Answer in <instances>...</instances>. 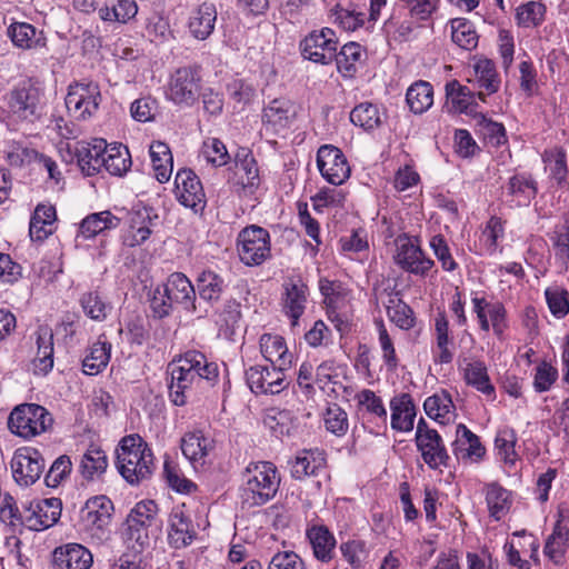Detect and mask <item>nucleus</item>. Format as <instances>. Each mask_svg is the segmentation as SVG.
Segmentation results:
<instances>
[{"mask_svg": "<svg viewBox=\"0 0 569 569\" xmlns=\"http://www.w3.org/2000/svg\"><path fill=\"white\" fill-rule=\"evenodd\" d=\"M116 452L117 468L130 485H138L152 475L153 455L148 443L139 435L123 437Z\"/></svg>", "mask_w": 569, "mask_h": 569, "instance_id": "1", "label": "nucleus"}, {"mask_svg": "<svg viewBox=\"0 0 569 569\" xmlns=\"http://www.w3.org/2000/svg\"><path fill=\"white\" fill-rule=\"evenodd\" d=\"M174 305L181 306L189 312L197 310L194 287L182 272L170 274L166 283L154 288L150 299L153 316L159 319L168 317Z\"/></svg>", "mask_w": 569, "mask_h": 569, "instance_id": "2", "label": "nucleus"}, {"mask_svg": "<svg viewBox=\"0 0 569 569\" xmlns=\"http://www.w3.org/2000/svg\"><path fill=\"white\" fill-rule=\"evenodd\" d=\"M279 486L280 476L272 462H251L243 472L242 500L250 507L262 506L276 496Z\"/></svg>", "mask_w": 569, "mask_h": 569, "instance_id": "3", "label": "nucleus"}, {"mask_svg": "<svg viewBox=\"0 0 569 569\" xmlns=\"http://www.w3.org/2000/svg\"><path fill=\"white\" fill-rule=\"evenodd\" d=\"M124 542L133 552H142L150 543V536L159 531L158 506L152 500L138 502L127 517Z\"/></svg>", "mask_w": 569, "mask_h": 569, "instance_id": "4", "label": "nucleus"}, {"mask_svg": "<svg viewBox=\"0 0 569 569\" xmlns=\"http://www.w3.org/2000/svg\"><path fill=\"white\" fill-rule=\"evenodd\" d=\"M43 93L31 80L19 82L7 96L9 117L17 122L33 123L42 113Z\"/></svg>", "mask_w": 569, "mask_h": 569, "instance_id": "5", "label": "nucleus"}, {"mask_svg": "<svg viewBox=\"0 0 569 569\" xmlns=\"http://www.w3.org/2000/svg\"><path fill=\"white\" fill-rule=\"evenodd\" d=\"M52 426V415L37 403L19 405L13 408L8 418L9 430L26 440L47 432Z\"/></svg>", "mask_w": 569, "mask_h": 569, "instance_id": "6", "label": "nucleus"}, {"mask_svg": "<svg viewBox=\"0 0 569 569\" xmlns=\"http://www.w3.org/2000/svg\"><path fill=\"white\" fill-rule=\"evenodd\" d=\"M201 76L197 67H181L170 74L166 97L173 104L192 107L200 97Z\"/></svg>", "mask_w": 569, "mask_h": 569, "instance_id": "7", "label": "nucleus"}, {"mask_svg": "<svg viewBox=\"0 0 569 569\" xmlns=\"http://www.w3.org/2000/svg\"><path fill=\"white\" fill-rule=\"evenodd\" d=\"M102 97L96 82H74L68 87L64 99L66 108L71 118L86 121L99 110Z\"/></svg>", "mask_w": 569, "mask_h": 569, "instance_id": "8", "label": "nucleus"}, {"mask_svg": "<svg viewBox=\"0 0 569 569\" xmlns=\"http://www.w3.org/2000/svg\"><path fill=\"white\" fill-rule=\"evenodd\" d=\"M238 254L247 266H259L271 256L270 234L258 226L242 229L237 240Z\"/></svg>", "mask_w": 569, "mask_h": 569, "instance_id": "9", "label": "nucleus"}, {"mask_svg": "<svg viewBox=\"0 0 569 569\" xmlns=\"http://www.w3.org/2000/svg\"><path fill=\"white\" fill-rule=\"evenodd\" d=\"M169 370L171 376L169 396L176 406H184L188 399L196 396L199 390L211 387L204 383L201 373L196 375L177 359L169 365Z\"/></svg>", "mask_w": 569, "mask_h": 569, "instance_id": "10", "label": "nucleus"}, {"mask_svg": "<svg viewBox=\"0 0 569 569\" xmlns=\"http://www.w3.org/2000/svg\"><path fill=\"white\" fill-rule=\"evenodd\" d=\"M61 509L59 498L36 499L22 505L20 519L27 529L41 531L58 522Z\"/></svg>", "mask_w": 569, "mask_h": 569, "instance_id": "11", "label": "nucleus"}, {"mask_svg": "<svg viewBox=\"0 0 569 569\" xmlns=\"http://www.w3.org/2000/svg\"><path fill=\"white\" fill-rule=\"evenodd\" d=\"M46 463L41 453L33 448H19L14 451L10 469L13 480L20 487H30L43 473Z\"/></svg>", "mask_w": 569, "mask_h": 569, "instance_id": "12", "label": "nucleus"}, {"mask_svg": "<svg viewBox=\"0 0 569 569\" xmlns=\"http://www.w3.org/2000/svg\"><path fill=\"white\" fill-rule=\"evenodd\" d=\"M337 48L338 38L330 28L313 30L300 42L303 58L321 64H329L333 61Z\"/></svg>", "mask_w": 569, "mask_h": 569, "instance_id": "13", "label": "nucleus"}, {"mask_svg": "<svg viewBox=\"0 0 569 569\" xmlns=\"http://www.w3.org/2000/svg\"><path fill=\"white\" fill-rule=\"evenodd\" d=\"M289 368H279V365L252 366L246 370V380L254 395H278L286 389L284 371Z\"/></svg>", "mask_w": 569, "mask_h": 569, "instance_id": "14", "label": "nucleus"}, {"mask_svg": "<svg viewBox=\"0 0 569 569\" xmlns=\"http://www.w3.org/2000/svg\"><path fill=\"white\" fill-rule=\"evenodd\" d=\"M113 503L106 496L90 498L82 509V519L89 527L92 536L100 540L109 538Z\"/></svg>", "mask_w": 569, "mask_h": 569, "instance_id": "15", "label": "nucleus"}, {"mask_svg": "<svg viewBox=\"0 0 569 569\" xmlns=\"http://www.w3.org/2000/svg\"><path fill=\"white\" fill-rule=\"evenodd\" d=\"M317 166L321 176L331 184L340 186L350 176V167L342 151L326 144L317 152Z\"/></svg>", "mask_w": 569, "mask_h": 569, "instance_id": "16", "label": "nucleus"}, {"mask_svg": "<svg viewBox=\"0 0 569 569\" xmlns=\"http://www.w3.org/2000/svg\"><path fill=\"white\" fill-rule=\"evenodd\" d=\"M395 262L403 270L417 276H426L435 262L427 258L418 244L407 236L396 239Z\"/></svg>", "mask_w": 569, "mask_h": 569, "instance_id": "17", "label": "nucleus"}, {"mask_svg": "<svg viewBox=\"0 0 569 569\" xmlns=\"http://www.w3.org/2000/svg\"><path fill=\"white\" fill-rule=\"evenodd\" d=\"M176 196L179 202L192 209L202 211L206 207V193L198 176L190 169H181L174 179Z\"/></svg>", "mask_w": 569, "mask_h": 569, "instance_id": "18", "label": "nucleus"}, {"mask_svg": "<svg viewBox=\"0 0 569 569\" xmlns=\"http://www.w3.org/2000/svg\"><path fill=\"white\" fill-rule=\"evenodd\" d=\"M538 192L536 180L528 174L517 173L509 178L503 192L505 202L510 208L528 207Z\"/></svg>", "mask_w": 569, "mask_h": 569, "instance_id": "19", "label": "nucleus"}, {"mask_svg": "<svg viewBox=\"0 0 569 569\" xmlns=\"http://www.w3.org/2000/svg\"><path fill=\"white\" fill-rule=\"evenodd\" d=\"M296 117L295 104L284 98L273 99L264 107L262 123L266 130L279 133L290 127Z\"/></svg>", "mask_w": 569, "mask_h": 569, "instance_id": "20", "label": "nucleus"}, {"mask_svg": "<svg viewBox=\"0 0 569 569\" xmlns=\"http://www.w3.org/2000/svg\"><path fill=\"white\" fill-rule=\"evenodd\" d=\"M92 562L91 552L80 543H66L52 552L54 569H89Z\"/></svg>", "mask_w": 569, "mask_h": 569, "instance_id": "21", "label": "nucleus"}, {"mask_svg": "<svg viewBox=\"0 0 569 569\" xmlns=\"http://www.w3.org/2000/svg\"><path fill=\"white\" fill-rule=\"evenodd\" d=\"M260 183L259 170L256 159L246 153L243 158L237 156L234 166L233 186L240 196H251Z\"/></svg>", "mask_w": 569, "mask_h": 569, "instance_id": "22", "label": "nucleus"}, {"mask_svg": "<svg viewBox=\"0 0 569 569\" xmlns=\"http://www.w3.org/2000/svg\"><path fill=\"white\" fill-rule=\"evenodd\" d=\"M106 143L104 139L77 142L74 148L77 161L81 171L87 176H93L102 168Z\"/></svg>", "mask_w": 569, "mask_h": 569, "instance_id": "23", "label": "nucleus"}, {"mask_svg": "<svg viewBox=\"0 0 569 569\" xmlns=\"http://www.w3.org/2000/svg\"><path fill=\"white\" fill-rule=\"evenodd\" d=\"M308 287L301 279H289L283 283V310L296 325L306 309Z\"/></svg>", "mask_w": 569, "mask_h": 569, "instance_id": "24", "label": "nucleus"}, {"mask_svg": "<svg viewBox=\"0 0 569 569\" xmlns=\"http://www.w3.org/2000/svg\"><path fill=\"white\" fill-rule=\"evenodd\" d=\"M196 537L191 519L181 508H174L169 517V545L176 549L187 547Z\"/></svg>", "mask_w": 569, "mask_h": 569, "instance_id": "25", "label": "nucleus"}, {"mask_svg": "<svg viewBox=\"0 0 569 569\" xmlns=\"http://www.w3.org/2000/svg\"><path fill=\"white\" fill-rule=\"evenodd\" d=\"M452 452L458 460L478 461L486 452L477 435L465 425L459 423L456 430V440L452 443Z\"/></svg>", "mask_w": 569, "mask_h": 569, "instance_id": "26", "label": "nucleus"}, {"mask_svg": "<svg viewBox=\"0 0 569 569\" xmlns=\"http://www.w3.org/2000/svg\"><path fill=\"white\" fill-rule=\"evenodd\" d=\"M391 428L399 432H409L413 429L416 407L409 393L396 396L390 401Z\"/></svg>", "mask_w": 569, "mask_h": 569, "instance_id": "27", "label": "nucleus"}, {"mask_svg": "<svg viewBox=\"0 0 569 569\" xmlns=\"http://www.w3.org/2000/svg\"><path fill=\"white\" fill-rule=\"evenodd\" d=\"M37 353L32 360L33 371L47 375L53 368V332L48 326H40L36 332Z\"/></svg>", "mask_w": 569, "mask_h": 569, "instance_id": "28", "label": "nucleus"}, {"mask_svg": "<svg viewBox=\"0 0 569 569\" xmlns=\"http://www.w3.org/2000/svg\"><path fill=\"white\" fill-rule=\"evenodd\" d=\"M217 10L213 3L202 2L191 11L188 22L189 32L198 40H206L214 30Z\"/></svg>", "mask_w": 569, "mask_h": 569, "instance_id": "29", "label": "nucleus"}, {"mask_svg": "<svg viewBox=\"0 0 569 569\" xmlns=\"http://www.w3.org/2000/svg\"><path fill=\"white\" fill-rule=\"evenodd\" d=\"M260 352L270 363L279 368H290L292 355L289 353L284 339L279 335L263 333L259 339Z\"/></svg>", "mask_w": 569, "mask_h": 569, "instance_id": "30", "label": "nucleus"}, {"mask_svg": "<svg viewBox=\"0 0 569 569\" xmlns=\"http://www.w3.org/2000/svg\"><path fill=\"white\" fill-rule=\"evenodd\" d=\"M213 448L214 440L201 430L190 431L181 439L182 453L192 463L203 462Z\"/></svg>", "mask_w": 569, "mask_h": 569, "instance_id": "31", "label": "nucleus"}, {"mask_svg": "<svg viewBox=\"0 0 569 569\" xmlns=\"http://www.w3.org/2000/svg\"><path fill=\"white\" fill-rule=\"evenodd\" d=\"M177 360L196 375L201 373L207 386H214L218 382V365L213 361H209L202 352L189 350L179 356Z\"/></svg>", "mask_w": 569, "mask_h": 569, "instance_id": "32", "label": "nucleus"}, {"mask_svg": "<svg viewBox=\"0 0 569 569\" xmlns=\"http://www.w3.org/2000/svg\"><path fill=\"white\" fill-rule=\"evenodd\" d=\"M416 445L423 461L430 469L436 470L448 466L450 457L439 433L425 437V439L417 441Z\"/></svg>", "mask_w": 569, "mask_h": 569, "instance_id": "33", "label": "nucleus"}, {"mask_svg": "<svg viewBox=\"0 0 569 569\" xmlns=\"http://www.w3.org/2000/svg\"><path fill=\"white\" fill-rule=\"evenodd\" d=\"M423 409L429 418L440 425L449 423L456 416L451 396L445 390L428 397L423 402Z\"/></svg>", "mask_w": 569, "mask_h": 569, "instance_id": "34", "label": "nucleus"}, {"mask_svg": "<svg viewBox=\"0 0 569 569\" xmlns=\"http://www.w3.org/2000/svg\"><path fill=\"white\" fill-rule=\"evenodd\" d=\"M326 465V457L321 450H303L299 452L291 466V476L301 480L315 476Z\"/></svg>", "mask_w": 569, "mask_h": 569, "instance_id": "35", "label": "nucleus"}, {"mask_svg": "<svg viewBox=\"0 0 569 569\" xmlns=\"http://www.w3.org/2000/svg\"><path fill=\"white\" fill-rule=\"evenodd\" d=\"M196 281L199 297L210 303L218 302L227 288L223 277L210 269L201 271Z\"/></svg>", "mask_w": 569, "mask_h": 569, "instance_id": "36", "label": "nucleus"}, {"mask_svg": "<svg viewBox=\"0 0 569 569\" xmlns=\"http://www.w3.org/2000/svg\"><path fill=\"white\" fill-rule=\"evenodd\" d=\"M307 537L312 546L313 555L318 560L328 562L332 559L336 539L327 527L313 526L308 529Z\"/></svg>", "mask_w": 569, "mask_h": 569, "instance_id": "37", "label": "nucleus"}, {"mask_svg": "<svg viewBox=\"0 0 569 569\" xmlns=\"http://www.w3.org/2000/svg\"><path fill=\"white\" fill-rule=\"evenodd\" d=\"M120 219L110 211H101L87 216L80 223L79 236L90 239L104 230L116 229Z\"/></svg>", "mask_w": 569, "mask_h": 569, "instance_id": "38", "label": "nucleus"}, {"mask_svg": "<svg viewBox=\"0 0 569 569\" xmlns=\"http://www.w3.org/2000/svg\"><path fill=\"white\" fill-rule=\"evenodd\" d=\"M406 101L413 113L422 114L433 104L432 86L423 80L416 81L408 88Z\"/></svg>", "mask_w": 569, "mask_h": 569, "instance_id": "39", "label": "nucleus"}, {"mask_svg": "<svg viewBox=\"0 0 569 569\" xmlns=\"http://www.w3.org/2000/svg\"><path fill=\"white\" fill-rule=\"evenodd\" d=\"M152 218L147 208L138 210L131 214L130 228L126 237V242L130 247L142 244L151 234Z\"/></svg>", "mask_w": 569, "mask_h": 569, "instance_id": "40", "label": "nucleus"}, {"mask_svg": "<svg viewBox=\"0 0 569 569\" xmlns=\"http://www.w3.org/2000/svg\"><path fill=\"white\" fill-rule=\"evenodd\" d=\"M101 338L92 345L89 355L82 361V370L86 375L96 376L109 363L111 343Z\"/></svg>", "mask_w": 569, "mask_h": 569, "instance_id": "41", "label": "nucleus"}, {"mask_svg": "<svg viewBox=\"0 0 569 569\" xmlns=\"http://www.w3.org/2000/svg\"><path fill=\"white\" fill-rule=\"evenodd\" d=\"M108 467L106 452L96 445H90L80 461V471L83 478L92 480L100 477Z\"/></svg>", "mask_w": 569, "mask_h": 569, "instance_id": "42", "label": "nucleus"}, {"mask_svg": "<svg viewBox=\"0 0 569 569\" xmlns=\"http://www.w3.org/2000/svg\"><path fill=\"white\" fill-rule=\"evenodd\" d=\"M476 131L482 139L492 147H500L507 143L506 129L502 123L487 118L483 113L473 114Z\"/></svg>", "mask_w": 569, "mask_h": 569, "instance_id": "43", "label": "nucleus"}, {"mask_svg": "<svg viewBox=\"0 0 569 569\" xmlns=\"http://www.w3.org/2000/svg\"><path fill=\"white\" fill-rule=\"evenodd\" d=\"M149 152L157 180L160 183L169 181L172 173V154L168 144L161 141L153 142Z\"/></svg>", "mask_w": 569, "mask_h": 569, "instance_id": "44", "label": "nucleus"}, {"mask_svg": "<svg viewBox=\"0 0 569 569\" xmlns=\"http://www.w3.org/2000/svg\"><path fill=\"white\" fill-rule=\"evenodd\" d=\"M8 32L13 44L21 49H36L46 44L42 33L38 32L30 23H14Z\"/></svg>", "mask_w": 569, "mask_h": 569, "instance_id": "45", "label": "nucleus"}, {"mask_svg": "<svg viewBox=\"0 0 569 569\" xmlns=\"http://www.w3.org/2000/svg\"><path fill=\"white\" fill-rule=\"evenodd\" d=\"M465 379L469 386L488 397H495V387L490 381L487 366L483 361L475 360L467 363Z\"/></svg>", "mask_w": 569, "mask_h": 569, "instance_id": "46", "label": "nucleus"}, {"mask_svg": "<svg viewBox=\"0 0 569 569\" xmlns=\"http://www.w3.org/2000/svg\"><path fill=\"white\" fill-rule=\"evenodd\" d=\"M486 501L490 516L500 520L510 509V492L496 482L489 483L486 487Z\"/></svg>", "mask_w": 569, "mask_h": 569, "instance_id": "47", "label": "nucleus"}, {"mask_svg": "<svg viewBox=\"0 0 569 569\" xmlns=\"http://www.w3.org/2000/svg\"><path fill=\"white\" fill-rule=\"evenodd\" d=\"M80 305L84 315L94 321L106 320L112 310L111 303L97 290L83 293Z\"/></svg>", "mask_w": 569, "mask_h": 569, "instance_id": "48", "label": "nucleus"}, {"mask_svg": "<svg viewBox=\"0 0 569 569\" xmlns=\"http://www.w3.org/2000/svg\"><path fill=\"white\" fill-rule=\"evenodd\" d=\"M361 46L357 42H348L342 46L339 52L336 51V58L333 60L342 77L350 78L356 73L357 63L361 60Z\"/></svg>", "mask_w": 569, "mask_h": 569, "instance_id": "49", "label": "nucleus"}, {"mask_svg": "<svg viewBox=\"0 0 569 569\" xmlns=\"http://www.w3.org/2000/svg\"><path fill=\"white\" fill-rule=\"evenodd\" d=\"M131 166V158L127 148L122 146H108L103 158V168L113 176H122Z\"/></svg>", "mask_w": 569, "mask_h": 569, "instance_id": "50", "label": "nucleus"}, {"mask_svg": "<svg viewBox=\"0 0 569 569\" xmlns=\"http://www.w3.org/2000/svg\"><path fill=\"white\" fill-rule=\"evenodd\" d=\"M436 342L439 353L435 360L439 363H449L452 361L453 353L449 349L451 338L449 336V321L445 312H439L435 318Z\"/></svg>", "mask_w": 569, "mask_h": 569, "instance_id": "51", "label": "nucleus"}, {"mask_svg": "<svg viewBox=\"0 0 569 569\" xmlns=\"http://www.w3.org/2000/svg\"><path fill=\"white\" fill-rule=\"evenodd\" d=\"M451 39L460 48L472 50L478 46V34L470 21L463 18L451 20Z\"/></svg>", "mask_w": 569, "mask_h": 569, "instance_id": "52", "label": "nucleus"}, {"mask_svg": "<svg viewBox=\"0 0 569 569\" xmlns=\"http://www.w3.org/2000/svg\"><path fill=\"white\" fill-rule=\"evenodd\" d=\"M350 121L365 130L378 128L382 122L378 107L370 102L356 106L350 112Z\"/></svg>", "mask_w": 569, "mask_h": 569, "instance_id": "53", "label": "nucleus"}, {"mask_svg": "<svg viewBox=\"0 0 569 569\" xmlns=\"http://www.w3.org/2000/svg\"><path fill=\"white\" fill-rule=\"evenodd\" d=\"M446 96L456 111L461 113L472 112L471 104L475 96L468 87L452 80L446 84Z\"/></svg>", "mask_w": 569, "mask_h": 569, "instance_id": "54", "label": "nucleus"}, {"mask_svg": "<svg viewBox=\"0 0 569 569\" xmlns=\"http://www.w3.org/2000/svg\"><path fill=\"white\" fill-rule=\"evenodd\" d=\"M475 73L479 87L485 89L488 92V94L498 91L500 81L496 72L495 63L491 60H478L475 64Z\"/></svg>", "mask_w": 569, "mask_h": 569, "instance_id": "55", "label": "nucleus"}, {"mask_svg": "<svg viewBox=\"0 0 569 569\" xmlns=\"http://www.w3.org/2000/svg\"><path fill=\"white\" fill-rule=\"evenodd\" d=\"M323 421L326 429L337 437H342L348 431V415L337 403H331L327 407L323 413Z\"/></svg>", "mask_w": 569, "mask_h": 569, "instance_id": "56", "label": "nucleus"}, {"mask_svg": "<svg viewBox=\"0 0 569 569\" xmlns=\"http://www.w3.org/2000/svg\"><path fill=\"white\" fill-rule=\"evenodd\" d=\"M201 157L214 167H221L229 162L230 156L224 143L218 138H207L201 148Z\"/></svg>", "mask_w": 569, "mask_h": 569, "instance_id": "57", "label": "nucleus"}, {"mask_svg": "<svg viewBox=\"0 0 569 569\" xmlns=\"http://www.w3.org/2000/svg\"><path fill=\"white\" fill-rule=\"evenodd\" d=\"M517 436L513 429L503 428L498 431L495 439V447L498 456L506 462L513 465L517 460V452L515 450Z\"/></svg>", "mask_w": 569, "mask_h": 569, "instance_id": "58", "label": "nucleus"}, {"mask_svg": "<svg viewBox=\"0 0 569 569\" xmlns=\"http://www.w3.org/2000/svg\"><path fill=\"white\" fill-rule=\"evenodd\" d=\"M546 301L550 312L556 318H563L569 313V292L559 286H552L545 291Z\"/></svg>", "mask_w": 569, "mask_h": 569, "instance_id": "59", "label": "nucleus"}, {"mask_svg": "<svg viewBox=\"0 0 569 569\" xmlns=\"http://www.w3.org/2000/svg\"><path fill=\"white\" fill-rule=\"evenodd\" d=\"M545 14V4L529 1L517 9L518 24L525 28L537 27L543 21Z\"/></svg>", "mask_w": 569, "mask_h": 569, "instance_id": "60", "label": "nucleus"}, {"mask_svg": "<svg viewBox=\"0 0 569 569\" xmlns=\"http://www.w3.org/2000/svg\"><path fill=\"white\" fill-rule=\"evenodd\" d=\"M376 326L378 330V340L382 351L383 362L390 371H393L399 365L393 340L390 337L382 320H376Z\"/></svg>", "mask_w": 569, "mask_h": 569, "instance_id": "61", "label": "nucleus"}, {"mask_svg": "<svg viewBox=\"0 0 569 569\" xmlns=\"http://www.w3.org/2000/svg\"><path fill=\"white\" fill-rule=\"evenodd\" d=\"M356 399L360 408L365 409L371 416H375L386 423L387 409L382 399L370 389H363L357 393Z\"/></svg>", "mask_w": 569, "mask_h": 569, "instance_id": "62", "label": "nucleus"}, {"mask_svg": "<svg viewBox=\"0 0 569 569\" xmlns=\"http://www.w3.org/2000/svg\"><path fill=\"white\" fill-rule=\"evenodd\" d=\"M157 110L158 102L150 96L136 99L130 106L131 117L139 122L153 121Z\"/></svg>", "mask_w": 569, "mask_h": 569, "instance_id": "63", "label": "nucleus"}, {"mask_svg": "<svg viewBox=\"0 0 569 569\" xmlns=\"http://www.w3.org/2000/svg\"><path fill=\"white\" fill-rule=\"evenodd\" d=\"M569 531L559 522L555 526L553 532L548 537L543 552L550 559H558L563 555L565 543L568 539Z\"/></svg>", "mask_w": 569, "mask_h": 569, "instance_id": "64", "label": "nucleus"}]
</instances>
